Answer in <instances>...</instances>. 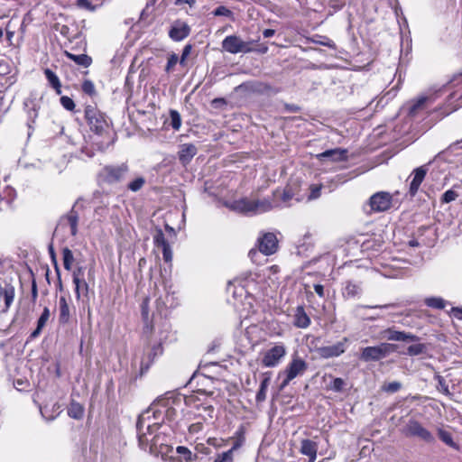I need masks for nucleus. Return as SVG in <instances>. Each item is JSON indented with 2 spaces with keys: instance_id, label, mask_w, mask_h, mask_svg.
I'll list each match as a JSON object with an SVG mask.
<instances>
[{
  "instance_id": "obj_1",
  "label": "nucleus",
  "mask_w": 462,
  "mask_h": 462,
  "mask_svg": "<svg viewBox=\"0 0 462 462\" xmlns=\"http://www.w3.org/2000/svg\"><path fill=\"white\" fill-rule=\"evenodd\" d=\"M182 398L174 393H167L156 399L149 408L139 415L136 422L138 442L141 448H145L149 439L143 432V428L149 434L162 427L164 421L173 422L178 416L181 407Z\"/></svg>"
},
{
  "instance_id": "obj_2",
  "label": "nucleus",
  "mask_w": 462,
  "mask_h": 462,
  "mask_svg": "<svg viewBox=\"0 0 462 462\" xmlns=\"http://www.w3.org/2000/svg\"><path fill=\"white\" fill-rule=\"evenodd\" d=\"M226 206L233 211L243 214H261L267 212L274 207H280L277 202L271 201L270 199H249L247 198L235 200Z\"/></svg>"
},
{
  "instance_id": "obj_3",
  "label": "nucleus",
  "mask_w": 462,
  "mask_h": 462,
  "mask_svg": "<svg viewBox=\"0 0 462 462\" xmlns=\"http://www.w3.org/2000/svg\"><path fill=\"white\" fill-rule=\"evenodd\" d=\"M307 369L308 364L302 358L298 356H293L285 369L281 371L278 374L279 378H282L279 386L280 390H283L287 387L294 378L304 374Z\"/></svg>"
},
{
  "instance_id": "obj_4",
  "label": "nucleus",
  "mask_w": 462,
  "mask_h": 462,
  "mask_svg": "<svg viewBox=\"0 0 462 462\" xmlns=\"http://www.w3.org/2000/svg\"><path fill=\"white\" fill-rule=\"evenodd\" d=\"M196 396H189L185 399V403L190 408L188 411L189 420L200 419L207 421L213 418L214 407L207 403H197Z\"/></svg>"
},
{
  "instance_id": "obj_5",
  "label": "nucleus",
  "mask_w": 462,
  "mask_h": 462,
  "mask_svg": "<svg viewBox=\"0 0 462 462\" xmlns=\"http://www.w3.org/2000/svg\"><path fill=\"white\" fill-rule=\"evenodd\" d=\"M396 345L381 343L378 346L364 347L360 359L364 362L379 361L396 350Z\"/></svg>"
},
{
  "instance_id": "obj_6",
  "label": "nucleus",
  "mask_w": 462,
  "mask_h": 462,
  "mask_svg": "<svg viewBox=\"0 0 462 462\" xmlns=\"http://www.w3.org/2000/svg\"><path fill=\"white\" fill-rule=\"evenodd\" d=\"M128 172V166L125 163L120 165L105 166L98 176L102 182L115 184L123 180Z\"/></svg>"
},
{
  "instance_id": "obj_7",
  "label": "nucleus",
  "mask_w": 462,
  "mask_h": 462,
  "mask_svg": "<svg viewBox=\"0 0 462 462\" xmlns=\"http://www.w3.org/2000/svg\"><path fill=\"white\" fill-rule=\"evenodd\" d=\"M287 354L283 343H277L263 353L261 364L264 367H276Z\"/></svg>"
},
{
  "instance_id": "obj_8",
  "label": "nucleus",
  "mask_w": 462,
  "mask_h": 462,
  "mask_svg": "<svg viewBox=\"0 0 462 462\" xmlns=\"http://www.w3.org/2000/svg\"><path fill=\"white\" fill-rule=\"evenodd\" d=\"M402 432L409 438H418L425 442L431 443L434 437L430 431L422 426V424L415 419H410L402 430Z\"/></svg>"
},
{
  "instance_id": "obj_9",
  "label": "nucleus",
  "mask_w": 462,
  "mask_h": 462,
  "mask_svg": "<svg viewBox=\"0 0 462 462\" xmlns=\"http://www.w3.org/2000/svg\"><path fill=\"white\" fill-rule=\"evenodd\" d=\"M14 298V286L5 280H0V313H6L10 310Z\"/></svg>"
},
{
  "instance_id": "obj_10",
  "label": "nucleus",
  "mask_w": 462,
  "mask_h": 462,
  "mask_svg": "<svg viewBox=\"0 0 462 462\" xmlns=\"http://www.w3.org/2000/svg\"><path fill=\"white\" fill-rule=\"evenodd\" d=\"M250 43L251 42L242 41L236 35H229L223 40L222 47L226 51L232 54H236L239 52L247 53L255 51L250 46Z\"/></svg>"
},
{
  "instance_id": "obj_11",
  "label": "nucleus",
  "mask_w": 462,
  "mask_h": 462,
  "mask_svg": "<svg viewBox=\"0 0 462 462\" xmlns=\"http://www.w3.org/2000/svg\"><path fill=\"white\" fill-rule=\"evenodd\" d=\"M85 116L91 130L97 134H102L107 126V122L104 116L90 106L86 107Z\"/></svg>"
},
{
  "instance_id": "obj_12",
  "label": "nucleus",
  "mask_w": 462,
  "mask_h": 462,
  "mask_svg": "<svg viewBox=\"0 0 462 462\" xmlns=\"http://www.w3.org/2000/svg\"><path fill=\"white\" fill-rule=\"evenodd\" d=\"M371 210L374 212H383L391 208L392 196L388 192L380 191L374 194L369 199Z\"/></svg>"
},
{
  "instance_id": "obj_13",
  "label": "nucleus",
  "mask_w": 462,
  "mask_h": 462,
  "mask_svg": "<svg viewBox=\"0 0 462 462\" xmlns=\"http://www.w3.org/2000/svg\"><path fill=\"white\" fill-rule=\"evenodd\" d=\"M189 25L183 20L173 21L169 29V37L174 42H180L186 39L190 33Z\"/></svg>"
},
{
  "instance_id": "obj_14",
  "label": "nucleus",
  "mask_w": 462,
  "mask_h": 462,
  "mask_svg": "<svg viewBox=\"0 0 462 462\" xmlns=\"http://www.w3.org/2000/svg\"><path fill=\"white\" fill-rule=\"evenodd\" d=\"M259 251L265 254L271 255L277 251L278 239L273 233H265L258 239Z\"/></svg>"
},
{
  "instance_id": "obj_15",
  "label": "nucleus",
  "mask_w": 462,
  "mask_h": 462,
  "mask_svg": "<svg viewBox=\"0 0 462 462\" xmlns=\"http://www.w3.org/2000/svg\"><path fill=\"white\" fill-rule=\"evenodd\" d=\"M347 341V337H344L341 341L334 345L321 346L318 348V354L322 358H331L339 356L346 351V343Z\"/></svg>"
},
{
  "instance_id": "obj_16",
  "label": "nucleus",
  "mask_w": 462,
  "mask_h": 462,
  "mask_svg": "<svg viewBox=\"0 0 462 462\" xmlns=\"http://www.w3.org/2000/svg\"><path fill=\"white\" fill-rule=\"evenodd\" d=\"M379 338L386 339L390 341H415L417 340V337L411 333H406L403 331H397L393 328H388L383 331H381L379 334Z\"/></svg>"
},
{
  "instance_id": "obj_17",
  "label": "nucleus",
  "mask_w": 462,
  "mask_h": 462,
  "mask_svg": "<svg viewBox=\"0 0 462 462\" xmlns=\"http://www.w3.org/2000/svg\"><path fill=\"white\" fill-rule=\"evenodd\" d=\"M162 354L161 343L152 346H147L144 350L143 356L141 359V371L148 370L152 364L154 358Z\"/></svg>"
},
{
  "instance_id": "obj_18",
  "label": "nucleus",
  "mask_w": 462,
  "mask_h": 462,
  "mask_svg": "<svg viewBox=\"0 0 462 462\" xmlns=\"http://www.w3.org/2000/svg\"><path fill=\"white\" fill-rule=\"evenodd\" d=\"M73 283L75 284V292L78 299H79L81 295H88V284L84 279V272L82 267H78L73 272Z\"/></svg>"
},
{
  "instance_id": "obj_19",
  "label": "nucleus",
  "mask_w": 462,
  "mask_h": 462,
  "mask_svg": "<svg viewBox=\"0 0 462 462\" xmlns=\"http://www.w3.org/2000/svg\"><path fill=\"white\" fill-rule=\"evenodd\" d=\"M427 171H428V168H427V165H422L420 167H418L416 168L414 171H413V178H412V180L411 181V184H410V194L411 196H414L421 182L423 181L426 174H427Z\"/></svg>"
},
{
  "instance_id": "obj_20",
  "label": "nucleus",
  "mask_w": 462,
  "mask_h": 462,
  "mask_svg": "<svg viewBox=\"0 0 462 462\" xmlns=\"http://www.w3.org/2000/svg\"><path fill=\"white\" fill-rule=\"evenodd\" d=\"M318 448V443L311 439H304L300 441V452L309 457V462H315Z\"/></svg>"
},
{
  "instance_id": "obj_21",
  "label": "nucleus",
  "mask_w": 462,
  "mask_h": 462,
  "mask_svg": "<svg viewBox=\"0 0 462 462\" xmlns=\"http://www.w3.org/2000/svg\"><path fill=\"white\" fill-rule=\"evenodd\" d=\"M158 430H155L152 434H149L147 430L143 428V432L147 434V438L149 439L146 448H143L144 450H146V448L149 447L150 452H153L157 447L163 446L165 444L167 438L166 435L164 433L158 432Z\"/></svg>"
},
{
  "instance_id": "obj_22",
  "label": "nucleus",
  "mask_w": 462,
  "mask_h": 462,
  "mask_svg": "<svg viewBox=\"0 0 462 462\" xmlns=\"http://www.w3.org/2000/svg\"><path fill=\"white\" fill-rule=\"evenodd\" d=\"M197 153V147L192 143H184L179 151V160L182 164H188Z\"/></svg>"
},
{
  "instance_id": "obj_23",
  "label": "nucleus",
  "mask_w": 462,
  "mask_h": 462,
  "mask_svg": "<svg viewBox=\"0 0 462 462\" xmlns=\"http://www.w3.org/2000/svg\"><path fill=\"white\" fill-rule=\"evenodd\" d=\"M318 156L319 158H327L334 162H339L346 159V151L339 148L328 150L319 154Z\"/></svg>"
},
{
  "instance_id": "obj_24",
  "label": "nucleus",
  "mask_w": 462,
  "mask_h": 462,
  "mask_svg": "<svg viewBox=\"0 0 462 462\" xmlns=\"http://www.w3.org/2000/svg\"><path fill=\"white\" fill-rule=\"evenodd\" d=\"M362 293V287L360 283L347 281L343 290V295L346 298L358 297Z\"/></svg>"
},
{
  "instance_id": "obj_25",
  "label": "nucleus",
  "mask_w": 462,
  "mask_h": 462,
  "mask_svg": "<svg viewBox=\"0 0 462 462\" xmlns=\"http://www.w3.org/2000/svg\"><path fill=\"white\" fill-rule=\"evenodd\" d=\"M310 324V319L305 312L303 307L300 306L296 310L294 325L297 328H306Z\"/></svg>"
},
{
  "instance_id": "obj_26",
  "label": "nucleus",
  "mask_w": 462,
  "mask_h": 462,
  "mask_svg": "<svg viewBox=\"0 0 462 462\" xmlns=\"http://www.w3.org/2000/svg\"><path fill=\"white\" fill-rule=\"evenodd\" d=\"M59 320L67 323L69 320V307L65 297L61 296L59 301Z\"/></svg>"
},
{
  "instance_id": "obj_27",
  "label": "nucleus",
  "mask_w": 462,
  "mask_h": 462,
  "mask_svg": "<svg viewBox=\"0 0 462 462\" xmlns=\"http://www.w3.org/2000/svg\"><path fill=\"white\" fill-rule=\"evenodd\" d=\"M65 55L68 59L74 61L76 64L84 68H88L92 63V59L87 54L75 55L69 51H65Z\"/></svg>"
},
{
  "instance_id": "obj_28",
  "label": "nucleus",
  "mask_w": 462,
  "mask_h": 462,
  "mask_svg": "<svg viewBox=\"0 0 462 462\" xmlns=\"http://www.w3.org/2000/svg\"><path fill=\"white\" fill-rule=\"evenodd\" d=\"M50 315L51 314H50L49 308L45 307L43 309V311H42V315L40 316V318H39V319L37 321V328H36V329L34 331H32V334H31V337L35 338V337H37L41 334L42 328L45 327L47 321L50 319Z\"/></svg>"
},
{
  "instance_id": "obj_29",
  "label": "nucleus",
  "mask_w": 462,
  "mask_h": 462,
  "mask_svg": "<svg viewBox=\"0 0 462 462\" xmlns=\"http://www.w3.org/2000/svg\"><path fill=\"white\" fill-rule=\"evenodd\" d=\"M294 194L291 191V188H286L282 191L275 190L273 193V197L274 199V202H277L281 205L279 200L281 199L282 203L287 204L293 198Z\"/></svg>"
},
{
  "instance_id": "obj_30",
  "label": "nucleus",
  "mask_w": 462,
  "mask_h": 462,
  "mask_svg": "<svg viewBox=\"0 0 462 462\" xmlns=\"http://www.w3.org/2000/svg\"><path fill=\"white\" fill-rule=\"evenodd\" d=\"M44 75L50 85L56 90L57 94L61 93V84L58 76L50 69L44 70Z\"/></svg>"
},
{
  "instance_id": "obj_31",
  "label": "nucleus",
  "mask_w": 462,
  "mask_h": 462,
  "mask_svg": "<svg viewBox=\"0 0 462 462\" xmlns=\"http://www.w3.org/2000/svg\"><path fill=\"white\" fill-rule=\"evenodd\" d=\"M428 99L429 98L427 97H420L414 100L409 108V115L411 116H416L420 111L425 108V104Z\"/></svg>"
},
{
  "instance_id": "obj_32",
  "label": "nucleus",
  "mask_w": 462,
  "mask_h": 462,
  "mask_svg": "<svg viewBox=\"0 0 462 462\" xmlns=\"http://www.w3.org/2000/svg\"><path fill=\"white\" fill-rule=\"evenodd\" d=\"M68 414L70 418L79 420L83 417L84 408L79 402L72 401L68 408Z\"/></svg>"
},
{
  "instance_id": "obj_33",
  "label": "nucleus",
  "mask_w": 462,
  "mask_h": 462,
  "mask_svg": "<svg viewBox=\"0 0 462 462\" xmlns=\"http://www.w3.org/2000/svg\"><path fill=\"white\" fill-rule=\"evenodd\" d=\"M424 303L429 308L436 310H443L446 307V300L440 297H428L424 300Z\"/></svg>"
},
{
  "instance_id": "obj_34",
  "label": "nucleus",
  "mask_w": 462,
  "mask_h": 462,
  "mask_svg": "<svg viewBox=\"0 0 462 462\" xmlns=\"http://www.w3.org/2000/svg\"><path fill=\"white\" fill-rule=\"evenodd\" d=\"M269 383H270L269 377H265L262 380V382L260 383L259 391L257 392V394H256V402H262L266 399V392H267Z\"/></svg>"
},
{
  "instance_id": "obj_35",
  "label": "nucleus",
  "mask_w": 462,
  "mask_h": 462,
  "mask_svg": "<svg viewBox=\"0 0 462 462\" xmlns=\"http://www.w3.org/2000/svg\"><path fill=\"white\" fill-rule=\"evenodd\" d=\"M67 220L70 226L71 235L76 236V234L78 232V222H79L78 213L72 209L67 216Z\"/></svg>"
},
{
  "instance_id": "obj_36",
  "label": "nucleus",
  "mask_w": 462,
  "mask_h": 462,
  "mask_svg": "<svg viewBox=\"0 0 462 462\" xmlns=\"http://www.w3.org/2000/svg\"><path fill=\"white\" fill-rule=\"evenodd\" d=\"M212 14L214 16H224V17H226L228 19H230L231 21H234L235 20V15H234V13L229 9L227 8L226 6L225 5H219L217 6L213 12H212Z\"/></svg>"
},
{
  "instance_id": "obj_37",
  "label": "nucleus",
  "mask_w": 462,
  "mask_h": 462,
  "mask_svg": "<svg viewBox=\"0 0 462 462\" xmlns=\"http://www.w3.org/2000/svg\"><path fill=\"white\" fill-rule=\"evenodd\" d=\"M235 442L232 446V448H230V450H232L233 452L235 450H236L237 448H239L245 442V431H244V428L241 427L235 434Z\"/></svg>"
},
{
  "instance_id": "obj_38",
  "label": "nucleus",
  "mask_w": 462,
  "mask_h": 462,
  "mask_svg": "<svg viewBox=\"0 0 462 462\" xmlns=\"http://www.w3.org/2000/svg\"><path fill=\"white\" fill-rule=\"evenodd\" d=\"M170 119L171 127L178 131L181 126V116L177 110L171 109L170 111Z\"/></svg>"
},
{
  "instance_id": "obj_39",
  "label": "nucleus",
  "mask_w": 462,
  "mask_h": 462,
  "mask_svg": "<svg viewBox=\"0 0 462 462\" xmlns=\"http://www.w3.org/2000/svg\"><path fill=\"white\" fill-rule=\"evenodd\" d=\"M63 256V265L67 271L71 269L72 263L74 261V256L72 252L69 248H64L62 251Z\"/></svg>"
},
{
  "instance_id": "obj_40",
  "label": "nucleus",
  "mask_w": 462,
  "mask_h": 462,
  "mask_svg": "<svg viewBox=\"0 0 462 462\" xmlns=\"http://www.w3.org/2000/svg\"><path fill=\"white\" fill-rule=\"evenodd\" d=\"M166 300H167V301L162 300V298H159L156 300V305H157V309L159 311L162 310V307H165V308L171 307V308L175 305L174 297L172 295L171 296L168 294L166 296Z\"/></svg>"
},
{
  "instance_id": "obj_41",
  "label": "nucleus",
  "mask_w": 462,
  "mask_h": 462,
  "mask_svg": "<svg viewBox=\"0 0 462 462\" xmlns=\"http://www.w3.org/2000/svg\"><path fill=\"white\" fill-rule=\"evenodd\" d=\"M458 193L453 189L445 191L440 199L441 203H450L458 198Z\"/></svg>"
},
{
  "instance_id": "obj_42",
  "label": "nucleus",
  "mask_w": 462,
  "mask_h": 462,
  "mask_svg": "<svg viewBox=\"0 0 462 462\" xmlns=\"http://www.w3.org/2000/svg\"><path fill=\"white\" fill-rule=\"evenodd\" d=\"M439 439L448 446L449 447H455L456 444L453 441L452 436L449 432L444 430H439Z\"/></svg>"
},
{
  "instance_id": "obj_43",
  "label": "nucleus",
  "mask_w": 462,
  "mask_h": 462,
  "mask_svg": "<svg viewBox=\"0 0 462 462\" xmlns=\"http://www.w3.org/2000/svg\"><path fill=\"white\" fill-rule=\"evenodd\" d=\"M154 244L158 248H163L170 245L162 230H159L154 236Z\"/></svg>"
},
{
  "instance_id": "obj_44",
  "label": "nucleus",
  "mask_w": 462,
  "mask_h": 462,
  "mask_svg": "<svg viewBox=\"0 0 462 462\" xmlns=\"http://www.w3.org/2000/svg\"><path fill=\"white\" fill-rule=\"evenodd\" d=\"M145 183L143 177H138L128 184V189L134 192L140 190Z\"/></svg>"
},
{
  "instance_id": "obj_45",
  "label": "nucleus",
  "mask_w": 462,
  "mask_h": 462,
  "mask_svg": "<svg viewBox=\"0 0 462 462\" xmlns=\"http://www.w3.org/2000/svg\"><path fill=\"white\" fill-rule=\"evenodd\" d=\"M425 346L423 344L411 345L407 348V354L409 356H418L424 352Z\"/></svg>"
},
{
  "instance_id": "obj_46",
  "label": "nucleus",
  "mask_w": 462,
  "mask_h": 462,
  "mask_svg": "<svg viewBox=\"0 0 462 462\" xmlns=\"http://www.w3.org/2000/svg\"><path fill=\"white\" fill-rule=\"evenodd\" d=\"M322 185L321 184H313L310 187V195L308 197L309 199H316L319 198L321 193Z\"/></svg>"
},
{
  "instance_id": "obj_47",
  "label": "nucleus",
  "mask_w": 462,
  "mask_h": 462,
  "mask_svg": "<svg viewBox=\"0 0 462 462\" xmlns=\"http://www.w3.org/2000/svg\"><path fill=\"white\" fill-rule=\"evenodd\" d=\"M176 450H177L178 454L184 456L186 462L193 461L192 453L188 448L183 447V446H179V447H177Z\"/></svg>"
},
{
  "instance_id": "obj_48",
  "label": "nucleus",
  "mask_w": 462,
  "mask_h": 462,
  "mask_svg": "<svg viewBox=\"0 0 462 462\" xmlns=\"http://www.w3.org/2000/svg\"><path fill=\"white\" fill-rule=\"evenodd\" d=\"M345 386L346 382L342 378H335L331 383V389L337 393L342 392Z\"/></svg>"
},
{
  "instance_id": "obj_49",
  "label": "nucleus",
  "mask_w": 462,
  "mask_h": 462,
  "mask_svg": "<svg viewBox=\"0 0 462 462\" xmlns=\"http://www.w3.org/2000/svg\"><path fill=\"white\" fill-rule=\"evenodd\" d=\"M402 388L399 382H391L383 386V390L387 393H396Z\"/></svg>"
},
{
  "instance_id": "obj_50",
  "label": "nucleus",
  "mask_w": 462,
  "mask_h": 462,
  "mask_svg": "<svg viewBox=\"0 0 462 462\" xmlns=\"http://www.w3.org/2000/svg\"><path fill=\"white\" fill-rule=\"evenodd\" d=\"M60 104L65 109L69 111H72L75 108L74 101L67 96H63L60 97Z\"/></svg>"
},
{
  "instance_id": "obj_51",
  "label": "nucleus",
  "mask_w": 462,
  "mask_h": 462,
  "mask_svg": "<svg viewBox=\"0 0 462 462\" xmlns=\"http://www.w3.org/2000/svg\"><path fill=\"white\" fill-rule=\"evenodd\" d=\"M204 422L205 421L199 419L198 421H196L189 426V432L190 434H197V433L200 432L203 429Z\"/></svg>"
},
{
  "instance_id": "obj_52",
  "label": "nucleus",
  "mask_w": 462,
  "mask_h": 462,
  "mask_svg": "<svg viewBox=\"0 0 462 462\" xmlns=\"http://www.w3.org/2000/svg\"><path fill=\"white\" fill-rule=\"evenodd\" d=\"M214 462H233V451L229 449L218 455Z\"/></svg>"
},
{
  "instance_id": "obj_53",
  "label": "nucleus",
  "mask_w": 462,
  "mask_h": 462,
  "mask_svg": "<svg viewBox=\"0 0 462 462\" xmlns=\"http://www.w3.org/2000/svg\"><path fill=\"white\" fill-rule=\"evenodd\" d=\"M82 91L89 96L95 94V86L92 81L87 79L82 84Z\"/></svg>"
},
{
  "instance_id": "obj_54",
  "label": "nucleus",
  "mask_w": 462,
  "mask_h": 462,
  "mask_svg": "<svg viewBox=\"0 0 462 462\" xmlns=\"http://www.w3.org/2000/svg\"><path fill=\"white\" fill-rule=\"evenodd\" d=\"M179 60V57L177 54L172 53L168 58L167 65L165 68L166 72H170L172 70L173 67L177 64Z\"/></svg>"
},
{
  "instance_id": "obj_55",
  "label": "nucleus",
  "mask_w": 462,
  "mask_h": 462,
  "mask_svg": "<svg viewBox=\"0 0 462 462\" xmlns=\"http://www.w3.org/2000/svg\"><path fill=\"white\" fill-rule=\"evenodd\" d=\"M420 238H413V239H411L408 244L411 247H416V246H419L420 245H427V246H430L431 245L430 241H428L427 239H421L420 241H419Z\"/></svg>"
},
{
  "instance_id": "obj_56",
  "label": "nucleus",
  "mask_w": 462,
  "mask_h": 462,
  "mask_svg": "<svg viewBox=\"0 0 462 462\" xmlns=\"http://www.w3.org/2000/svg\"><path fill=\"white\" fill-rule=\"evenodd\" d=\"M77 5L79 8L94 11L95 7L92 5L91 2L89 0H77Z\"/></svg>"
},
{
  "instance_id": "obj_57",
  "label": "nucleus",
  "mask_w": 462,
  "mask_h": 462,
  "mask_svg": "<svg viewBox=\"0 0 462 462\" xmlns=\"http://www.w3.org/2000/svg\"><path fill=\"white\" fill-rule=\"evenodd\" d=\"M141 307H142L143 318L145 320H148V318H149V299H147V298L144 299Z\"/></svg>"
},
{
  "instance_id": "obj_58",
  "label": "nucleus",
  "mask_w": 462,
  "mask_h": 462,
  "mask_svg": "<svg viewBox=\"0 0 462 462\" xmlns=\"http://www.w3.org/2000/svg\"><path fill=\"white\" fill-rule=\"evenodd\" d=\"M197 4V0H176L175 5L177 6H184L187 5L190 9L194 8Z\"/></svg>"
},
{
  "instance_id": "obj_59",
  "label": "nucleus",
  "mask_w": 462,
  "mask_h": 462,
  "mask_svg": "<svg viewBox=\"0 0 462 462\" xmlns=\"http://www.w3.org/2000/svg\"><path fill=\"white\" fill-rule=\"evenodd\" d=\"M162 250V255L165 262L169 263L172 260V252L171 249V246H165L163 248H161Z\"/></svg>"
},
{
  "instance_id": "obj_60",
  "label": "nucleus",
  "mask_w": 462,
  "mask_h": 462,
  "mask_svg": "<svg viewBox=\"0 0 462 462\" xmlns=\"http://www.w3.org/2000/svg\"><path fill=\"white\" fill-rule=\"evenodd\" d=\"M428 232H431V227L429 226H421L417 229L416 236L421 240L423 239L422 236Z\"/></svg>"
},
{
  "instance_id": "obj_61",
  "label": "nucleus",
  "mask_w": 462,
  "mask_h": 462,
  "mask_svg": "<svg viewBox=\"0 0 462 462\" xmlns=\"http://www.w3.org/2000/svg\"><path fill=\"white\" fill-rule=\"evenodd\" d=\"M56 30L63 36L69 38V27L65 24H56Z\"/></svg>"
},
{
  "instance_id": "obj_62",
  "label": "nucleus",
  "mask_w": 462,
  "mask_h": 462,
  "mask_svg": "<svg viewBox=\"0 0 462 462\" xmlns=\"http://www.w3.org/2000/svg\"><path fill=\"white\" fill-rule=\"evenodd\" d=\"M439 390L446 395H450V392L448 390V386L447 385L445 380L439 376Z\"/></svg>"
},
{
  "instance_id": "obj_63",
  "label": "nucleus",
  "mask_w": 462,
  "mask_h": 462,
  "mask_svg": "<svg viewBox=\"0 0 462 462\" xmlns=\"http://www.w3.org/2000/svg\"><path fill=\"white\" fill-rule=\"evenodd\" d=\"M9 72H10L9 65L4 60H0V75H6Z\"/></svg>"
},
{
  "instance_id": "obj_64",
  "label": "nucleus",
  "mask_w": 462,
  "mask_h": 462,
  "mask_svg": "<svg viewBox=\"0 0 462 462\" xmlns=\"http://www.w3.org/2000/svg\"><path fill=\"white\" fill-rule=\"evenodd\" d=\"M451 313L456 319H462V308L454 307L451 310Z\"/></svg>"
}]
</instances>
